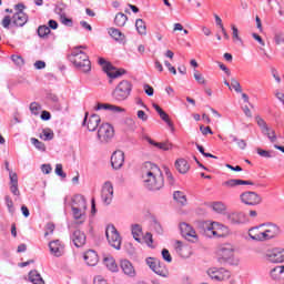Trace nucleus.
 I'll use <instances>...</instances> for the list:
<instances>
[{"mask_svg": "<svg viewBox=\"0 0 284 284\" xmlns=\"http://www.w3.org/2000/svg\"><path fill=\"white\" fill-rule=\"evenodd\" d=\"M142 179L144 186L151 192H159V190H162V187L165 185L163 172L156 164L152 162H145L143 164Z\"/></svg>", "mask_w": 284, "mask_h": 284, "instance_id": "obj_1", "label": "nucleus"}, {"mask_svg": "<svg viewBox=\"0 0 284 284\" xmlns=\"http://www.w3.org/2000/svg\"><path fill=\"white\" fill-rule=\"evenodd\" d=\"M69 59L81 72H90L92 70L90 58L83 51H73Z\"/></svg>", "mask_w": 284, "mask_h": 284, "instance_id": "obj_2", "label": "nucleus"}, {"mask_svg": "<svg viewBox=\"0 0 284 284\" xmlns=\"http://www.w3.org/2000/svg\"><path fill=\"white\" fill-rule=\"evenodd\" d=\"M260 227H262L264 241H272L274 239H278V235L283 233L281 230V226L274 222H266L260 224Z\"/></svg>", "mask_w": 284, "mask_h": 284, "instance_id": "obj_3", "label": "nucleus"}, {"mask_svg": "<svg viewBox=\"0 0 284 284\" xmlns=\"http://www.w3.org/2000/svg\"><path fill=\"white\" fill-rule=\"evenodd\" d=\"M132 92V83L128 80L121 81L113 91L115 101H125Z\"/></svg>", "mask_w": 284, "mask_h": 284, "instance_id": "obj_4", "label": "nucleus"}, {"mask_svg": "<svg viewBox=\"0 0 284 284\" xmlns=\"http://www.w3.org/2000/svg\"><path fill=\"white\" fill-rule=\"evenodd\" d=\"M99 64L102 65V70L105 72L106 77L111 79L109 83H112V79H119V77L125 74V70L116 69L112 63L106 62L104 58H99Z\"/></svg>", "mask_w": 284, "mask_h": 284, "instance_id": "obj_5", "label": "nucleus"}, {"mask_svg": "<svg viewBox=\"0 0 284 284\" xmlns=\"http://www.w3.org/2000/svg\"><path fill=\"white\" fill-rule=\"evenodd\" d=\"M220 263H229L234 265V246L232 244H223L219 250Z\"/></svg>", "mask_w": 284, "mask_h": 284, "instance_id": "obj_6", "label": "nucleus"}, {"mask_svg": "<svg viewBox=\"0 0 284 284\" xmlns=\"http://www.w3.org/2000/svg\"><path fill=\"white\" fill-rule=\"evenodd\" d=\"M100 143H110L114 139V128L110 123H102L98 130Z\"/></svg>", "mask_w": 284, "mask_h": 284, "instance_id": "obj_7", "label": "nucleus"}, {"mask_svg": "<svg viewBox=\"0 0 284 284\" xmlns=\"http://www.w3.org/2000/svg\"><path fill=\"white\" fill-rule=\"evenodd\" d=\"M225 219L231 225H245V223H250L247 215L241 211L225 213Z\"/></svg>", "mask_w": 284, "mask_h": 284, "instance_id": "obj_8", "label": "nucleus"}, {"mask_svg": "<svg viewBox=\"0 0 284 284\" xmlns=\"http://www.w3.org/2000/svg\"><path fill=\"white\" fill-rule=\"evenodd\" d=\"M105 236L111 247L121 250V235L114 225H109L105 231Z\"/></svg>", "mask_w": 284, "mask_h": 284, "instance_id": "obj_9", "label": "nucleus"}, {"mask_svg": "<svg viewBox=\"0 0 284 284\" xmlns=\"http://www.w3.org/2000/svg\"><path fill=\"white\" fill-rule=\"evenodd\" d=\"M180 231L185 241H189L190 243L199 242V234H196V231L192 227V225L183 222L180 224Z\"/></svg>", "mask_w": 284, "mask_h": 284, "instance_id": "obj_10", "label": "nucleus"}, {"mask_svg": "<svg viewBox=\"0 0 284 284\" xmlns=\"http://www.w3.org/2000/svg\"><path fill=\"white\" fill-rule=\"evenodd\" d=\"M265 258L268 263H284V248L273 247L268 248L265 253Z\"/></svg>", "mask_w": 284, "mask_h": 284, "instance_id": "obj_11", "label": "nucleus"}, {"mask_svg": "<svg viewBox=\"0 0 284 284\" xmlns=\"http://www.w3.org/2000/svg\"><path fill=\"white\" fill-rule=\"evenodd\" d=\"M206 236H214L215 239H223L227 234V227L221 226V224L213 222L206 226Z\"/></svg>", "mask_w": 284, "mask_h": 284, "instance_id": "obj_12", "label": "nucleus"}, {"mask_svg": "<svg viewBox=\"0 0 284 284\" xmlns=\"http://www.w3.org/2000/svg\"><path fill=\"white\" fill-rule=\"evenodd\" d=\"M207 275L213 281H227L232 274L225 268L212 267L207 270Z\"/></svg>", "mask_w": 284, "mask_h": 284, "instance_id": "obj_13", "label": "nucleus"}, {"mask_svg": "<svg viewBox=\"0 0 284 284\" xmlns=\"http://www.w3.org/2000/svg\"><path fill=\"white\" fill-rule=\"evenodd\" d=\"M240 199L242 203H245V205H260V203L263 201L261 195L253 191L242 193Z\"/></svg>", "mask_w": 284, "mask_h": 284, "instance_id": "obj_14", "label": "nucleus"}, {"mask_svg": "<svg viewBox=\"0 0 284 284\" xmlns=\"http://www.w3.org/2000/svg\"><path fill=\"white\" fill-rule=\"evenodd\" d=\"M101 197L105 205L112 203V199H114V186H112V182H105L103 184Z\"/></svg>", "mask_w": 284, "mask_h": 284, "instance_id": "obj_15", "label": "nucleus"}, {"mask_svg": "<svg viewBox=\"0 0 284 284\" xmlns=\"http://www.w3.org/2000/svg\"><path fill=\"white\" fill-rule=\"evenodd\" d=\"M85 123L89 132H97V129L99 128V123H101V116H99V114H92L88 119V112H87L84 115L82 125H85Z\"/></svg>", "mask_w": 284, "mask_h": 284, "instance_id": "obj_16", "label": "nucleus"}, {"mask_svg": "<svg viewBox=\"0 0 284 284\" xmlns=\"http://www.w3.org/2000/svg\"><path fill=\"white\" fill-rule=\"evenodd\" d=\"M125 163V153L123 151H115L111 155V165L113 170H121Z\"/></svg>", "mask_w": 284, "mask_h": 284, "instance_id": "obj_17", "label": "nucleus"}, {"mask_svg": "<svg viewBox=\"0 0 284 284\" xmlns=\"http://www.w3.org/2000/svg\"><path fill=\"white\" fill-rule=\"evenodd\" d=\"M271 281L284 283V265H277L268 271Z\"/></svg>", "mask_w": 284, "mask_h": 284, "instance_id": "obj_18", "label": "nucleus"}, {"mask_svg": "<svg viewBox=\"0 0 284 284\" xmlns=\"http://www.w3.org/2000/svg\"><path fill=\"white\" fill-rule=\"evenodd\" d=\"M71 241L75 245V247H83L85 245L87 236L85 233L81 230L73 231L71 235Z\"/></svg>", "mask_w": 284, "mask_h": 284, "instance_id": "obj_19", "label": "nucleus"}, {"mask_svg": "<svg viewBox=\"0 0 284 284\" xmlns=\"http://www.w3.org/2000/svg\"><path fill=\"white\" fill-rule=\"evenodd\" d=\"M49 248L53 256H57V257L63 256L64 246H63V244H61V241H59V240L51 241L49 243Z\"/></svg>", "mask_w": 284, "mask_h": 284, "instance_id": "obj_20", "label": "nucleus"}, {"mask_svg": "<svg viewBox=\"0 0 284 284\" xmlns=\"http://www.w3.org/2000/svg\"><path fill=\"white\" fill-rule=\"evenodd\" d=\"M120 267L126 276H130L131 278H134V276H136V271L134 270L131 261L122 260L120 262Z\"/></svg>", "mask_w": 284, "mask_h": 284, "instance_id": "obj_21", "label": "nucleus"}, {"mask_svg": "<svg viewBox=\"0 0 284 284\" xmlns=\"http://www.w3.org/2000/svg\"><path fill=\"white\" fill-rule=\"evenodd\" d=\"M12 23L18 28H23V26L28 23V14L23 11L16 12L12 17Z\"/></svg>", "mask_w": 284, "mask_h": 284, "instance_id": "obj_22", "label": "nucleus"}, {"mask_svg": "<svg viewBox=\"0 0 284 284\" xmlns=\"http://www.w3.org/2000/svg\"><path fill=\"white\" fill-rule=\"evenodd\" d=\"M248 236L250 239H252V241L265 242V239L263 236V227H260V225L250 229Z\"/></svg>", "mask_w": 284, "mask_h": 284, "instance_id": "obj_23", "label": "nucleus"}, {"mask_svg": "<svg viewBox=\"0 0 284 284\" xmlns=\"http://www.w3.org/2000/svg\"><path fill=\"white\" fill-rule=\"evenodd\" d=\"M84 261L90 267H94L99 263V255L97 252L89 250L84 253Z\"/></svg>", "mask_w": 284, "mask_h": 284, "instance_id": "obj_24", "label": "nucleus"}, {"mask_svg": "<svg viewBox=\"0 0 284 284\" xmlns=\"http://www.w3.org/2000/svg\"><path fill=\"white\" fill-rule=\"evenodd\" d=\"M152 105L154 110L158 112L159 116L162 119V121H164V123H166L169 128H174L172 120H170V115H168V113H165V111H163V109L159 106V104L153 103Z\"/></svg>", "mask_w": 284, "mask_h": 284, "instance_id": "obj_25", "label": "nucleus"}, {"mask_svg": "<svg viewBox=\"0 0 284 284\" xmlns=\"http://www.w3.org/2000/svg\"><path fill=\"white\" fill-rule=\"evenodd\" d=\"M94 110H109L110 112H125V109L113 105V104H108V103H98L94 108Z\"/></svg>", "mask_w": 284, "mask_h": 284, "instance_id": "obj_26", "label": "nucleus"}, {"mask_svg": "<svg viewBox=\"0 0 284 284\" xmlns=\"http://www.w3.org/2000/svg\"><path fill=\"white\" fill-rule=\"evenodd\" d=\"M75 209L82 210L85 212L88 210V202L85 201V197L83 195H75L73 197V206Z\"/></svg>", "mask_w": 284, "mask_h": 284, "instance_id": "obj_27", "label": "nucleus"}, {"mask_svg": "<svg viewBox=\"0 0 284 284\" xmlns=\"http://www.w3.org/2000/svg\"><path fill=\"white\" fill-rule=\"evenodd\" d=\"M175 168L180 174H187V172H190V163H187L185 159L176 160Z\"/></svg>", "mask_w": 284, "mask_h": 284, "instance_id": "obj_28", "label": "nucleus"}, {"mask_svg": "<svg viewBox=\"0 0 284 284\" xmlns=\"http://www.w3.org/2000/svg\"><path fill=\"white\" fill-rule=\"evenodd\" d=\"M146 141L150 143V145L158 148V150H163L164 152H168V150L172 148V143L170 142H155L151 138H146Z\"/></svg>", "mask_w": 284, "mask_h": 284, "instance_id": "obj_29", "label": "nucleus"}, {"mask_svg": "<svg viewBox=\"0 0 284 284\" xmlns=\"http://www.w3.org/2000/svg\"><path fill=\"white\" fill-rule=\"evenodd\" d=\"M73 219H75L78 225H82L85 222V211L72 206Z\"/></svg>", "mask_w": 284, "mask_h": 284, "instance_id": "obj_30", "label": "nucleus"}, {"mask_svg": "<svg viewBox=\"0 0 284 284\" xmlns=\"http://www.w3.org/2000/svg\"><path fill=\"white\" fill-rule=\"evenodd\" d=\"M109 34L110 37H112V39H114V41H119L120 43H123V41H125V34H123V32H121V30L116 28H110Z\"/></svg>", "mask_w": 284, "mask_h": 284, "instance_id": "obj_31", "label": "nucleus"}, {"mask_svg": "<svg viewBox=\"0 0 284 284\" xmlns=\"http://www.w3.org/2000/svg\"><path fill=\"white\" fill-rule=\"evenodd\" d=\"M153 272L154 274H158V276H162V278H168V276H170V271L168 270V266H165V264L161 262L155 266V270Z\"/></svg>", "mask_w": 284, "mask_h": 284, "instance_id": "obj_32", "label": "nucleus"}, {"mask_svg": "<svg viewBox=\"0 0 284 284\" xmlns=\"http://www.w3.org/2000/svg\"><path fill=\"white\" fill-rule=\"evenodd\" d=\"M125 23H128V16H125L123 12L116 13L114 18V26L118 28H123Z\"/></svg>", "mask_w": 284, "mask_h": 284, "instance_id": "obj_33", "label": "nucleus"}, {"mask_svg": "<svg viewBox=\"0 0 284 284\" xmlns=\"http://www.w3.org/2000/svg\"><path fill=\"white\" fill-rule=\"evenodd\" d=\"M29 281L33 284H45V281H43V277H41V274L37 271H31L29 273Z\"/></svg>", "mask_w": 284, "mask_h": 284, "instance_id": "obj_34", "label": "nucleus"}, {"mask_svg": "<svg viewBox=\"0 0 284 284\" xmlns=\"http://www.w3.org/2000/svg\"><path fill=\"white\" fill-rule=\"evenodd\" d=\"M173 199H174V201H176V203H180L182 206L187 205V197L181 191H175L173 193Z\"/></svg>", "mask_w": 284, "mask_h": 284, "instance_id": "obj_35", "label": "nucleus"}, {"mask_svg": "<svg viewBox=\"0 0 284 284\" xmlns=\"http://www.w3.org/2000/svg\"><path fill=\"white\" fill-rule=\"evenodd\" d=\"M132 235L138 243H141V236H143V229L141 227V225L134 224L132 226Z\"/></svg>", "mask_w": 284, "mask_h": 284, "instance_id": "obj_36", "label": "nucleus"}, {"mask_svg": "<svg viewBox=\"0 0 284 284\" xmlns=\"http://www.w3.org/2000/svg\"><path fill=\"white\" fill-rule=\"evenodd\" d=\"M135 28L142 37H145V34H148V27L145 26L143 19H138L135 21Z\"/></svg>", "mask_w": 284, "mask_h": 284, "instance_id": "obj_37", "label": "nucleus"}, {"mask_svg": "<svg viewBox=\"0 0 284 284\" xmlns=\"http://www.w3.org/2000/svg\"><path fill=\"white\" fill-rule=\"evenodd\" d=\"M104 265L108 267V270H110V272H118L119 270V266L113 257H105Z\"/></svg>", "mask_w": 284, "mask_h": 284, "instance_id": "obj_38", "label": "nucleus"}, {"mask_svg": "<svg viewBox=\"0 0 284 284\" xmlns=\"http://www.w3.org/2000/svg\"><path fill=\"white\" fill-rule=\"evenodd\" d=\"M40 139H43V141H52V139H54V132L50 128L43 129Z\"/></svg>", "mask_w": 284, "mask_h": 284, "instance_id": "obj_39", "label": "nucleus"}, {"mask_svg": "<svg viewBox=\"0 0 284 284\" xmlns=\"http://www.w3.org/2000/svg\"><path fill=\"white\" fill-rule=\"evenodd\" d=\"M60 14V21L63 26H67L68 28H72L73 22L72 19L65 17V13H63L62 9H58Z\"/></svg>", "mask_w": 284, "mask_h": 284, "instance_id": "obj_40", "label": "nucleus"}, {"mask_svg": "<svg viewBox=\"0 0 284 284\" xmlns=\"http://www.w3.org/2000/svg\"><path fill=\"white\" fill-rule=\"evenodd\" d=\"M230 139L233 141V143H236L237 148L240 150H245L247 148V142L243 139H237L236 135L231 134Z\"/></svg>", "mask_w": 284, "mask_h": 284, "instance_id": "obj_41", "label": "nucleus"}, {"mask_svg": "<svg viewBox=\"0 0 284 284\" xmlns=\"http://www.w3.org/2000/svg\"><path fill=\"white\" fill-rule=\"evenodd\" d=\"M213 211L217 214H223L225 210H227V206L223 202H214L212 204Z\"/></svg>", "mask_w": 284, "mask_h": 284, "instance_id": "obj_42", "label": "nucleus"}, {"mask_svg": "<svg viewBox=\"0 0 284 284\" xmlns=\"http://www.w3.org/2000/svg\"><path fill=\"white\" fill-rule=\"evenodd\" d=\"M193 77L200 85H207V80H205V77L202 75V73L199 72V70H195L193 73Z\"/></svg>", "mask_w": 284, "mask_h": 284, "instance_id": "obj_43", "label": "nucleus"}, {"mask_svg": "<svg viewBox=\"0 0 284 284\" xmlns=\"http://www.w3.org/2000/svg\"><path fill=\"white\" fill-rule=\"evenodd\" d=\"M262 134H264V136H267V139L271 141V143H276L277 138H276V131H274V129L268 126V131L262 132Z\"/></svg>", "mask_w": 284, "mask_h": 284, "instance_id": "obj_44", "label": "nucleus"}, {"mask_svg": "<svg viewBox=\"0 0 284 284\" xmlns=\"http://www.w3.org/2000/svg\"><path fill=\"white\" fill-rule=\"evenodd\" d=\"M256 123L262 132H270V126L267 125V122L263 120L261 116H256Z\"/></svg>", "mask_w": 284, "mask_h": 284, "instance_id": "obj_45", "label": "nucleus"}, {"mask_svg": "<svg viewBox=\"0 0 284 284\" xmlns=\"http://www.w3.org/2000/svg\"><path fill=\"white\" fill-rule=\"evenodd\" d=\"M146 265L150 267V270H152V272H154V270L156 268V266L161 263V261L154 258V257H148L145 260Z\"/></svg>", "mask_w": 284, "mask_h": 284, "instance_id": "obj_46", "label": "nucleus"}, {"mask_svg": "<svg viewBox=\"0 0 284 284\" xmlns=\"http://www.w3.org/2000/svg\"><path fill=\"white\" fill-rule=\"evenodd\" d=\"M48 34H50V29L48 26H40L38 28V36L41 38V39H45V37H48Z\"/></svg>", "mask_w": 284, "mask_h": 284, "instance_id": "obj_47", "label": "nucleus"}, {"mask_svg": "<svg viewBox=\"0 0 284 284\" xmlns=\"http://www.w3.org/2000/svg\"><path fill=\"white\" fill-rule=\"evenodd\" d=\"M31 143L37 148V150H40L41 152H45V144L41 141H39L36 138H31Z\"/></svg>", "mask_w": 284, "mask_h": 284, "instance_id": "obj_48", "label": "nucleus"}, {"mask_svg": "<svg viewBox=\"0 0 284 284\" xmlns=\"http://www.w3.org/2000/svg\"><path fill=\"white\" fill-rule=\"evenodd\" d=\"M231 87L233 88V90H235V92H237L239 94H241V92H243V88L241 87V82H239V80H236L235 78L231 79Z\"/></svg>", "mask_w": 284, "mask_h": 284, "instance_id": "obj_49", "label": "nucleus"}, {"mask_svg": "<svg viewBox=\"0 0 284 284\" xmlns=\"http://www.w3.org/2000/svg\"><path fill=\"white\" fill-rule=\"evenodd\" d=\"M30 111H31V114H34V116H38L39 112H41V104H39L38 102H32L30 104Z\"/></svg>", "mask_w": 284, "mask_h": 284, "instance_id": "obj_50", "label": "nucleus"}, {"mask_svg": "<svg viewBox=\"0 0 284 284\" xmlns=\"http://www.w3.org/2000/svg\"><path fill=\"white\" fill-rule=\"evenodd\" d=\"M6 205L10 214H14V202H12V199L9 195L6 196Z\"/></svg>", "mask_w": 284, "mask_h": 284, "instance_id": "obj_51", "label": "nucleus"}, {"mask_svg": "<svg viewBox=\"0 0 284 284\" xmlns=\"http://www.w3.org/2000/svg\"><path fill=\"white\" fill-rule=\"evenodd\" d=\"M10 185H19V176L16 172L10 171L9 173Z\"/></svg>", "mask_w": 284, "mask_h": 284, "instance_id": "obj_52", "label": "nucleus"}, {"mask_svg": "<svg viewBox=\"0 0 284 284\" xmlns=\"http://www.w3.org/2000/svg\"><path fill=\"white\" fill-rule=\"evenodd\" d=\"M175 251L179 255L182 256V258H185V254H183V250H184V246H183V242L181 241H176L175 242Z\"/></svg>", "mask_w": 284, "mask_h": 284, "instance_id": "obj_53", "label": "nucleus"}, {"mask_svg": "<svg viewBox=\"0 0 284 284\" xmlns=\"http://www.w3.org/2000/svg\"><path fill=\"white\" fill-rule=\"evenodd\" d=\"M10 23H12V18H10V16H6L2 21H1V26L6 29V30H10Z\"/></svg>", "mask_w": 284, "mask_h": 284, "instance_id": "obj_54", "label": "nucleus"}, {"mask_svg": "<svg viewBox=\"0 0 284 284\" xmlns=\"http://www.w3.org/2000/svg\"><path fill=\"white\" fill-rule=\"evenodd\" d=\"M231 30H232L233 41H241V37L239 36V28H236L235 24H232Z\"/></svg>", "mask_w": 284, "mask_h": 284, "instance_id": "obj_55", "label": "nucleus"}, {"mask_svg": "<svg viewBox=\"0 0 284 284\" xmlns=\"http://www.w3.org/2000/svg\"><path fill=\"white\" fill-rule=\"evenodd\" d=\"M55 174L58 176H61V179H65L68 175L65 174V172H63V165L62 164H57L55 165Z\"/></svg>", "mask_w": 284, "mask_h": 284, "instance_id": "obj_56", "label": "nucleus"}, {"mask_svg": "<svg viewBox=\"0 0 284 284\" xmlns=\"http://www.w3.org/2000/svg\"><path fill=\"white\" fill-rule=\"evenodd\" d=\"M257 154L260 156H263L264 159H272V151L263 150V149H257Z\"/></svg>", "mask_w": 284, "mask_h": 284, "instance_id": "obj_57", "label": "nucleus"}, {"mask_svg": "<svg viewBox=\"0 0 284 284\" xmlns=\"http://www.w3.org/2000/svg\"><path fill=\"white\" fill-rule=\"evenodd\" d=\"M162 258H164L166 263H172V255L168 248L162 250Z\"/></svg>", "mask_w": 284, "mask_h": 284, "instance_id": "obj_58", "label": "nucleus"}, {"mask_svg": "<svg viewBox=\"0 0 284 284\" xmlns=\"http://www.w3.org/2000/svg\"><path fill=\"white\" fill-rule=\"evenodd\" d=\"M165 174H166V179H168V182L171 184V185H174V175H172V172L170 171V169H165Z\"/></svg>", "mask_w": 284, "mask_h": 284, "instance_id": "obj_59", "label": "nucleus"}, {"mask_svg": "<svg viewBox=\"0 0 284 284\" xmlns=\"http://www.w3.org/2000/svg\"><path fill=\"white\" fill-rule=\"evenodd\" d=\"M223 185L224 187H236L237 180L232 179V180L225 181L223 182Z\"/></svg>", "mask_w": 284, "mask_h": 284, "instance_id": "obj_60", "label": "nucleus"}, {"mask_svg": "<svg viewBox=\"0 0 284 284\" xmlns=\"http://www.w3.org/2000/svg\"><path fill=\"white\" fill-rule=\"evenodd\" d=\"M138 119H140V121L145 122V121H148L149 116H148L145 111L139 110L138 111Z\"/></svg>", "mask_w": 284, "mask_h": 284, "instance_id": "obj_61", "label": "nucleus"}, {"mask_svg": "<svg viewBox=\"0 0 284 284\" xmlns=\"http://www.w3.org/2000/svg\"><path fill=\"white\" fill-rule=\"evenodd\" d=\"M144 241L149 245V247L154 243V240L152 239V233L148 232L144 235Z\"/></svg>", "mask_w": 284, "mask_h": 284, "instance_id": "obj_62", "label": "nucleus"}, {"mask_svg": "<svg viewBox=\"0 0 284 284\" xmlns=\"http://www.w3.org/2000/svg\"><path fill=\"white\" fill-rule=\"evenodd\" d=\"M41 170L43 174H50V172H52V166L50 164H42Z\"/></svg>", "mask_w": 284, "mask_h": 284, "instance_id": "obj_63", "label": "nucleus"}, {"mask_svg": "<svg viewBox=\"0 0 284 284\" xmlns=\"http://www.w3.org/2000/svg\"><path fill=\"white\" fill-rule=\"evenodd\" d=\"M93 283L94 284H108V282L100 275L94 277Z\"/></svg>", "mask_w": 284, "mask_h": 284, "instance_id": "obj_64", "label": "nucleus"}]
</instances>
